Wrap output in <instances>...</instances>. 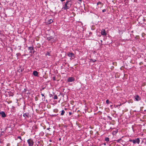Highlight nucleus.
<instances>
[{"mask_svg":"<svg viewBox=\"0 0 146 146\" xmlns=\"http://www.w3.org/2000/svg\"><path fill=\"white\" fill-rule=\"evenodd\" d=\"M69 115H70L72 114V113L71 112H69Z\"/></svg>","mask_w":146,"mask_h":146,"instance_id":"25","label":"nucleus"},{"mask_svg":"<svg viewBox=\"0 0 146 146\" xmlns=\"http://www.w3.org/2000/svg\"><path fill=\"white\" fill-rule=\"evenodd\" d=\"M50 97L51 96H52V95L51 94H50Z\"/></svg>","mask_w":146,"mask_h":146,"instance_id":"36","label":"nucleus"},{"mask_svg":"<svg viewBox=\"0 0 146 146\" xmlns=\"http://www.w3.org/2000/svg\"><path fill=\"white\" fill-rule=\"evenodd\" d=\"M67 55L69 57H70L72 59H73L74 58L75 55L72 52H69L67 53Z\"/></svg>","mask_w":146,"mask_h":146,"instance_id":"4","label":"nucleus"},{"mask_svg":"<svg viewBox=\"0 0 146 146\" xmlns=\"http://www.w3.org/2000/svg\"><path fill=\"white\" fill-rule=\"evenodd\" d=\"M17 139H20L21 140H22V139L21 138V136H19L17 137V139H15V140H17Z\"/></svg>","mask_w":146,"mask_h":146,"instance_id":"22","label":"nucleus"},{"mask_svg":"<svg viewBox=\"0 0 146 146\" xmlns=\"http://www.w3.org/2000/svg\"><path fill=\"white\" fill-rule=\"evenodd\" d=\"M104 145H106V144H105V143H104Z\"/></svg>","mask_w":146,"mask_h":146,"instance_id":"38","label":"nucleus"},{"mask_svg":"<svg viewBox=\"0 0 146 146\" xmlns=\"http://www.w3.org/2000/svg\"><path fill=\"white\" fill-rule=\"evenodd\" d=\"M54 112H58V110H57V109H55L54 110Z\"/></svg>","mask_w":146,"mask_h":146,"instance_id":"24","label":"nucleus"},{"mask_svg":"<svg viewBox=\"0 0 146 146\" xmlns=\"http://www.w3.org/2000/svg\"><path fill=\"white\" fill-rule=\"evenodd\" d=\"M72 2L71 0H67L66 2L63 5L62 9L63 10H66L69 9L72 6Z\"/></svg>","mask_w":146,"mask_h":146,"instance_id":"1","label":"nucleus"},{"mask_svg":"<svg viewBox=\"0 0 146 146\" xmlns=\"http://www.w3.org/2000/svg\"><path fill=\"white\" fill-rule=\"evenodd\" d=\"M27 142L29 145V146H33L34 144V142L32 139H28Z\"/></svg>","mask_w":146,"mask_h":146,"instance_id":"3","label":"nucleus"},{"mask_svg":"<svg viewBox=\"0 0 146 146\" xmlns=\"http://www.w3.org/2000/svg\"><path fill=\"white\" fill-rule=\"evenodd\" d=\"M65 109L66 110V108H65Z\"/></svg>","mask_w":146,"mask_h":146,"instance_id":"41","label":"nucleus"},{"mask_svg":"<svg viewBox=\"0 0 146 146\" xmlns=\"http://www.w3.org/2000/svg\"><path fill=\"white\" fill-rule=\"evenodd\" d=\"M57 115H56V114L52 115V116H55H55H57Z\"/></svg>","mask_w":146,"mask_h":146,"instance_id":"30","label":"nucleus"},{"mask_svg":"<svg viewBox=\"0 0 146 146\" xmlns=\"http://www.w3.org/2000/svg\"><path fill=\"white\" fill-rule=\"evenodd\" d=\"M23 116L24 117L26 116L28 118H29V117H31V116H30L29 113H24Z\"/></svg>","mask_w":146,"mask_h":146,"instance_id":"12","label":"nucleus"},{"mask_svg":"<svg viewBox=\"0 0 146 146\" xmlns=\"http://www.w3.org/2000/svg\"><path fill=\"white\" fill-rule=\"evenodd\" d=\"M97 5H99V6L98 7L101 8L103 7L104 4L101 2L99 1L97 3Z\"/></svg>","mask_w":146,"mask_h":146,"instance_id":"8","label":"nucleus"},{"mask_svg":"<svg viewBox=\"0 0 146 146\" xmlns=\"http://www.w3.org/2000/svg\"><path fill=\"white\" fill-rule=\"evenodd\" d=\"M45 55L46 56L48 55L49 56H50V53L49 52H47L45 54Z\"/></svg>","mask_w":146,"mask_h":146,"instance_id":"17","label":"nucleus"},{"mask_svg":"<svg viewBox=\"0 0 146 146\" xmlns=\"http://www.w3.org/2000/svg\"><path fill=\"white\" fill-rule=\"evenodd\" d=\"M106 11V9H104L102 10V12L103 13L105 12Z\"/></svg>","mask_w":146,"mask_h":146,"instance_id":"28","label":"nucleus"},{"mask_svg":"<svg viewBox=\"0 0 146 146\" xmlns=\"http://www.w3.org/2000/svg\"><path fill=\"white\" fill-rule=\"evenodd\" d=\"M0 114L3 117H6V115L5 113L3 111H1L0 112Z\"/></svg>","mask_w":146,"mask_h":146,"instance_id":"11","label":"nucleus"},{"mask_svg":"<svg viewBox=\"0 0 146 146\" xmlns=\"http://www.w3.org/2000/svg\"><path fill=\"white\" fill-rule=\"evenodd\" d=\"M50 128H47V129L50 130Z\"/></svg>","mask_w":146,"mask_h":146,"instance_id":"33","label":"nucleus"},{"mask_svg":"<svg viewBox=\"0 0 146 146\" xmlns=\"http://www.w3.org/2000/svg\"><path fill=\"white\" fill-rule=\"evenodd\" d=\"M135 99L137 101H139L141 100V98L138 95H136L135 96Z\"/></svg>","mask_w":146,"mask_h":146,"instance_id":"9","label":"nucleus"},{"mask_svg":"<svg viewBox=\"0 0 146 146\" xmlns=\"http://www.w3.org/2000/svg\"><path fill=\"white\" fill-rule=\"evenodd\" d=\"M129 141L130 142H133V140L132 139H129Z\"/></svg>","mask_w":146,"mask_h":146,"instance_id":"31","label":"nucleus"},{"mask_svg":"<svg viewBox=\"0 0 146 146\" xmlns=\"http://www.w3.org/2000/svg\"><path fill=\"white\" fill-rule=\"evenodd\" d=\"M75 80V78L72 77H70L68 78L67 80L68 82H72Z\"/></svg>","mask_w":146,"mask_h":146,"instance_id":"7","label":"nucleus"},{"mask_svg":"<svg viewBox=\"0 0 146 146\" xmlns=\"http://www.w3.org/2000/svg\"><path fill=\"white\" fill-rule=\"evenodd\" d=\"M121 140V139L120 138V139H118L116 141L117 142L119 143V141Z\"/></svg>","mask_w":146,"mask_h":146,"instance_id":"20","label":"nucleus"},{"mask_svg":"<svg viewBox=\"0 0 146 146\" xmlns=\"http://www.w3.org/2000/svg\"><path fill=\"white\" fill-rule=\"evenodd\" d=\"M59 140H61V138H60L59 139Z\"/></svg>","mask_w":146,"mask_h":146,"instance_id":"37","label":"nucleus"},{"mask_svg":"<svg viewBox=\"0 0 146 146\" xmlns=\"http://www.w3.org/2000/svg\"><path fill=\"white\" fill-rule=\"evenodd\" d=\"M101 33L102 35L104 36L106 35L107 34L105 30L104 29H103L101 31Z\"/></svg>","mask_w":146,"mask_h":146,"instance_id":"10","label":"nucleus"},{"mask_svg":"<svg viewBox=\"0 0 146 146\" xmlns=\"http://www.w3.org/2000/svg\"><path fill=\"white\" fill-rule=\"evenodd\" d=\"M28 50H30V53L31 54H33L35 52V50L33 47L32 46L29 47Z\"/></svg>","mask_w":146,"mask_h":146,"instance_id":"6","label":"nucleus"},{"mask_svg":"<svg viewBox=\"0 0 146 146\" xmlns=\"http://www.w3.org/2000/svg\"><path fill=\"white\" fill-rule=\"evenodd\" d=\"M53 22V21L51 19H50L48 20L47 23L49 24H50L51 23H52Z\"/></svg>","mask_w":146,"mask_h":146,"instance_id":"14","label":"nucleus"},{"mask_svg":"<svg viewBox=\"0 0 146 146\" xmlns=\"http://www.w3.org/2000/svg\"><path fill=\"white\" fill-rule=\"evenodd\" d=\"M65 0H60V1H61L62 2H63Z\"/></svg>","mask_w":146,"mask_h":146,"instance_id":"34","label":"nucleus"},{"mask_svg":"<svg viewBox=\"0 0 146 146\" xmlns=\"http://www.w3.org/2000/svg\"><path fill=\"white\" fill-rule=\"evenodd\" d=\"M108 117L109 118V119L110 120H112V118L111 117H110V116H108Z\"/></svg>","mask_w":146,"mask_h":146,"instance_id":"27","label":"nucleus"},{"mask_svg":"<svg viewBox=\"0 0 146 146\" xmlns=\"http://www.w3.org/2000/svg\"><path fill=\"white\" fill-rule=\"evenodd\" d=\"M79 1L81 2L82 1V0H79Z\"/></svg>","mask_w":146,"mask_h":146,"instance_id":"35","label":"nucleus"},{"mask_svg":"<svg viewBox=\"0 0 146 146\" xmlns=\"http://www.w3.org/2000/svg\"><path fill=\"white\" fill-rule=\"evenodd\" d=\"M21 55V54L20 53H18L16 54V55L17 57V59L18 58V57L19 56H20Z\"/></svg>","mask_w":146,"mask_h":146,"instance_id":"18","label":"nucleus"},{"mask_svg":"<svg viewBox=\"0 0 146 146\" xmlns=\"http://www.w3.org/2000/svg\"><path fill=\"white\" fill-rule=\"evenodd\" d=\"M106 103L107 104H109L110 101H109V100H106Z\"/></svg>","mask_w":146,"mask_h":146,"instance_id":"21","label":"nucleus"},{"mask_svg":"<svg viewBox=\"0 0 146 146\" xmlns=\"http://www.w3.org/2000/svg\"><path fill=\"white\" fill-rule=\"evenodd\" d=\"M65 113V111L64 110H62L61 111L60 115L62 116L63 115H64Z\"/></svg>","mask_w":146,"mask_h":146,"instance_id":"15","label":"nucleus"},{"mask_svg":"<svg viewBox=\"0 0 146 146\" xmlns=\"http://www.w3.org/2000/svg\"><path fill=\"white\" fill-rule=\"evenodd\" d=\"M33 74L34 76H38V72L36 71H34L33 72Z\"/></svg>","mask_w":146,"mask_h":146,"instance_id":"13","label":"nucleus"},{"mask_svg":"<svg viewBox=\"0 0 146 146\" xmlns=\"http://www.w3.org/2000/svg\"><path fill=\"white\" fill-rule=\"evenodd\" d=\"M105 140L106 141L108 142L110 141L109 138L108 137H105Z\"/></svg>","mask_w":146,"mask_h":146,"instance_id":"16","label":"nucleus"},{"mask_svg":"<svg viewBox=\"0 0 146 146\" xmlns=\"http://www.w3.org/2000/svg\"><path fill=\"white\" fill-rule=\"evenodd\" d=\"M50 141H51V140H50Z\"/></svg>","mask_w":146,"mask_h":146,"instance_id":"40","label":"nucleus"},{"mask_svg":"<svg viewBox=\"0 0 146 146\" xmlns=\"http://www.w3.org/2000/svg\"><path fill=\"white\" fill-rule=\"evenodd\" d=\"M47 39L48 41H50V42L52 43L55 42L57 41V39H54V38L52 36L47 37Z\"/></svg>","mask_w":146,"mask_h":146,"instance_id":"2","label":"nucleus"},{"mask_svg":"<svg viewBox=\"0 0 146 146\" xmlns=\"http://www.w3.org/2000/svg\"><path fill=\"white\" fill-rule=\"evenodd\" d=\"M41 95L42 96L44 97V100H45V96H44V94L41 93Z\"/></svg>","mask_w":146,"mask_h":146,"instance_id":"23","label":"nucleus"},{"mask_svg":"<svg viewBox=\"0 0 146 146\" xmlns=\"http://www.w3.org/2000/svg\"><path fill=\"white\" fill-rule=\"evenodd\" d=\"M123 104H120L119 105H118V106H121Z\"/></svg>","mask_w":146,"mask_h":146,"instance_id":"32","label":"nucleus"},{"mask_svg":"<svg viewBox=\"0 0 146 146\" xmlns=\"http://www.w3.org/2000/svg\"><path fill=\"white\" fill-rule=\"evenodd\" d=\"M53 99L54 100L57 99H58V97L56 95H55L53 98Z\"/></svg>","mask_w":146,"mask_h":146,"instance_id":"19","label":"nucleus"},{"mask_svg":"<svg viewBox=\"0 0 146 146\" xmlns=\"http://www.w3.org/2000/svg\"><path fill=\"white\" fill-rule=\"evenodd\" d=\"M44 88H42V89H43H43H44Z\"/></svg>","mask_w":146,"mask_h":146,"instance_id":"39","label":"nucleus"},{"mask_svg":"<svg viewBox=\"0 0 146 146\" xmlns=\"http://www.w3.org/2000/svg\"><path fill=\"white\" fill-rule=\"evenodd\" d=\"M133 143L134 144L136 143H137L138 144H139L140 143V140L139 138H137V139H133Z\"/></svg>","mask_w":146,"mask_h":146,"instance_id":"5","label":"nucleus"},{"mask_svg":"<svg viewBox=\"0 0 146 146\" xmlns=\"http://www.w3.org/2000/svg\"><path fill=\"white\" fill-rule=\"evenodd\" d=\"M91 61H92V62H95L96 61V60H92V59H91Z\"/></svg>","mask_w":146,"mask_h":146,"instance_id":"26","label":"nucleus"},{"mask_svg":"<svg viewBox=\"0 0 146 146\" xmlns=\"http://www.w3.org/2000/svg\"><path fill=\"white\" fill-rule=\"evenodd\" d=\"M53 79L54 80H55V77H53Z\"/></svg>","mask_w":146,"mask_h":146,"instance_id":"29","label":"nucleus"}]
</instances>
